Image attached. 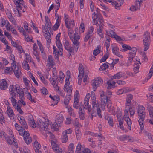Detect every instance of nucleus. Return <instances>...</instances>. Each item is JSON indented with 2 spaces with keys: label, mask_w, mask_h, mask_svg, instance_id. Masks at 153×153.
Segmentation results:
<instances>
[{
  "label": "nucleus",
  "mask_w": 153,
  "mask_h": 153,
  "mask_svg": "<svg viewBox=\"0 0 153 153\" xmlns=\"http://www.w3.org/2000/svg\"><path fill=\"white\" fill-rule=\"evenodd\" d=\"M93 21L94 25L97 26H99V28H98L97 32L101 37H103V35L102 33V31L103 25V17L99 14H96L95 12L93 14Z\"/></svg>",
  "instance_id": "nucleus-1"
},
{
  "label": "nucleus",
  "mask_w": 153,
  "mask_h": 153,
  "mask_svg": "<svg viewBox=\"0 0 153 153\" xmlns=\"http://www.w3.org/2000/svg\"><path fill=\"white\" fill-rule=\"evenodd\" d=\"M91 100L92 101V111L91 113V118L92 119L94 117L96 116L97 113L98 114L99 117L102 118V115L100 114L101 110L99 105L96 103V100L95 97L92 96Z\"/></svg>",
  "instance_id": "nucleus-2"
},
{
  "label": "nucleus",
  "mask_w": 153,
  "mask_h": 153,
  "mask_svg": "<svg viewBox=\"0 0 153 153\" xmlns=\"http://www.w3.org/2000/svg\"><path fill=\"white\" fill-rule=\"evenodd\" d=\"M100 95L101 99V105L105 108L106 103H107V107L110 108L111 106V101L108 98L107 95L102 90L100 91Z\"/></svg>",
  "instance_id": "nucleus-3"
},
{
  "label": "nucleus",
  "mask_w": 153,
  "mask_h": 153,
  "mask_svg": "<svg viewBox=\"0 0 153 153\" xmlns=\"http://www.w3.org/2000/svg\"><path fill=\"white\" fill-rule=\"evenodd\" d=\"M11 65V70L13 71L16 77L17 78H19L20 77V74H21L19 65L18 63L16 64V63H12Z\"/></svg>",
  "instance_id": "nucleus-4"
},
{
  "label": "nucleus",
  "mask_w": 153,
  "mask_h": 153,
  "mask_svg": "<svg viewBox=\"0 0 153 153\" xmlns=\"http://www.w3.org/2000/svg\"><path fill=\"white\" fill-rule=\"evenodd\" d=\"M45 25L42 26V30L43 33L49 32L51 30V23L50 22V20L48 16H45Z\"/></svg>",
  "instance_id": "nucleus-5"
},
{
  "label": "nucleus",
  "mask_w": 153,
  "mask_h": 153,
  "mask_svg": "<svg viewBox=\"0 0 153 153\" xmlns=\"http://www.w3.org/2000/svg\"><path fill=\"white\" fill-rule=\"evenodd\" d=\"M91 83L93 90L95 91L97 88L102 84L103 80L100 77H97L92 80Z\"/></svg>",
  "instance_id": "nucleus-6"
},
{
  "label": "nucleus",
  "mask_w": 153,
  "mask_h": 153,
  "mask_svg": "<svg viewBox=\"0 0 153 153\" xmlns=\"http://www.w3.org/2000/svg\"><path fill=\"white\" fill-rule=\"evenodd\" d=\"M137 113L139 119H141L142 120H144L146 116V112L145 108L143 106L140 105L138 106Z\"/></svg>",
  "instance_id": "nucleus-7"
},
{
  "label": "nucleus",
  "mask_w": 153,
  "mask_h": 153,
  "mask_svg": "<svg viewBox=\"0 0 153 153\" xmlns=\"http://www.w3.org/2000/svg\"><path fill=\"white\" fill-rule=\"evenodd\" d=\"M129 114L128 110H125L124 111V119L126 122L128 126V128L130 130H131V120L129 117Z\"/></svg>",
  "instance_id": "nucleus-8"
},
{
  "label": "nucleus",
  "mask_w": 153,
  "mask_h": 153,
  "mask_svg": "<svg viewBox=\"0 0 153 153\" xmlns=\"http://www.w3.org/2000/svg\"><path fill=\"white\" fill-rule=\"evenodd\" d=\"M143 2V0H137L134 5H132L130 8V10L131 11H135L139 10Z\"/></svg>",
  "instance_id": "nucleus-9"
},
{
  "label": "nucleus",
  "mask_w": 153,
  "mask_h": 153,
  "mask_svg": "<svg viewBox=\"0 0 153 153\" xmlns=\"http://www.w3.org/2000/svg\"><path fill=\"white\" fill-rule=\"evenodd\" d=\"M62 50H61L60 49L58 48L59 51H58L57 49L54 45L53 46V54L55 55V58L59 60V55H62V51H63L62 45Z\"/></svg>",
  "instance_id": "nucleus-10"
},
{
  "label": "nucleus",
  "mask_w": 153,
  "mask_h": 153,
  "mask_svg": "<svg viewBox=\"0 0 153 153\" xmlns=\"http://www.w3.org/2000/svg\"><path fill=\"white\" fill-rule=\"evenodd\" d=\"M54 59L52 56L49 55L48 56L47 59V66L49 69H50L52 68L55 65Z\"/></svg>",
  "instance_id": "nucleus-11"
},
{
  "label": "nucleus",
  "mask_w": 153,
  "mask_h": 153,
  "mask_svg": "<svg viewBox=\"0 0 153 153\" xmlns=\"http://www.w3.org/2000/svg\"><path fill=\"white\" fill-rule=\"evenodd\" d=\"M64 46L65 49L69 52L70 55L71 56V54L73 53V48L69 45V42L67 40L65 41Z\"/></svg>",
  "instance_id": "nucleus-12"
},
{
  "label": "nucleus",
  "mask_w": 153,
  "mask_h": 153,
  "mask_svg": "<svg viewBox=\"0 0 153 153\" xmlns=\"http://www.w3.org/2000/svg\"><path fill=\"white\" fill-rule=\"evenodd\" d=\"M123 0H118L117 2L113 1L112 4L115 7V8L117 10L120 9V7L123 4Z\"/></svg>",
  "instance_id": "nucleus-13"
},
{
  "label": "nucleus",
  "mask_w": 153,
  "mask_h": 153,
  "mask_svg": "<svg viewBox=\"0 0 153 153\" xmlns=\"http://www.w3.org/2000/svg\"><path fill=\"white\" fill-rule=\"evenodd\" d=\"M15 89L16 90L17 93L19 94L20 98H23L24 95V93L22 89H21L18 85L15 86Z\"/></svg>",
  "instance_id": "nucleus-14"
},
{
  "label": "nucleus",
  "mask_w": 153,
  "mask_h": 153,
  "mask_svg": "<svg viewBox=\"0 0 153 153\" xmlns=\"http://www.w3.org/2000/svg\"><path fill=\"white\" fill-rule=\"evenodd\" d=\"M112 50L113 53L115 55L118 57L122 58L123 57L122 55H120L119 52V48L117 46H111Z\"/></svg>",
  "instance_id": "nucleus-15"
},
{
  "label": "nucleus",
  "mask_w": 153,
  "mask_h": 153,
  "mask_svg": "<svg viewBox=\"0 0 153 153\" xmlns=\"http://www.w3.org/2000/svg\"><path fill=\"white\" fill-rule=\"evenodd\" d=\"M64 120L63 115L61 114H59L56 115L55 121L57 123H58V125L60 126V124L62 123Z\"/></svg>",
  "instance_id": "nucleus-16"
},
{
  "label": "nucleus",
  "mask_w": 153,
  "mask_h": 153,
  "mask_svg": "<svg viewBox=\"0 0 153 153\" xmlns=\"http://www.w3.org/2000/svg\"><path fill=\"white\" fill-rule=\"evenodd\" d=\"M61 33H59L56 35V43L57 46L58 48H59L61 50H62V44H61L60 40L59 38L60 37Z\"/></svg>",
  "instance_id": "nucleus-17"
},
{
  "label": "nucleus",
  "mask_w": 153,
  "mask_h": 153,
  "mask_svg": "<svg viewBox=\"0 0 153 153\" xmlns=\"http://www.w3.org/2000/svg\"><path fill=\"white\" fill-rule=\"evenodd\" d=\"M78 113L80 119L82 120H84L85 118V111L84 109L80 107L79 108Z\"/></svg>",
  "instance_id": "nucleus-18"
},
{
  "label": "nucleus",
  "mask_w": 153,
  "mask_h": 153,
  "mask_svg": "<svg viewBox=\"0 0 153 153\" xmlns=\"http://www.w3.org/2000/svg\"><path fill=\"white\" fill-rule=\"evenodd\" d=\"M38 125L40 128L43 129L44 128L45 130V129H47L48 126V123L46 122L45 123L43 122L41 120H39V122L38 123Z\"/></svg>",
  "instance_id": "nucleus-19"
},
{
  "label": "nucleus",
  "mask_w": 153,
  "mask_h": 153,
  "mask_svg": "<svg viewBox=\"0 0 153 153\" xmlns=\"http://www.w3.org/2000/svg\"><path fill=\"white\" fill-rule=\"evenodd\" d=\"M28 122L30 125L33 128L35 127L36 126V124L34 122V120L33 116L31 115L28 116Z\"/></svg>",
  "instance_id": "nucleus-20"
},
{
  "label": "nucleus",
  "mask_w": 153,
  "mask_h": 153,
  "mask_svg": "<svg viewBox=\"0 0 153 153\" xmlns=\"http://www.w3.org/2000/svg\"><path fill=\"white\" fill-rule=\"evenodd\" d=\"M0 85L1 90H5L7 88L8 84L6 80L3 79L1 80Z\"/></svg>",
  "instance_id": "nucleus-21"
},
{
  "label": "nucleus",
  "mask_w": 153,
  "mask_h": 153,
  "mask_svg": "<svg viewBox=\"0 0 153 153\" xmlns=\"http://www.w3.org/2000/svg\"><path fill=\"white\" fill-rule=\"evenodd\" d=\"M131 51L129 52V57L130 58L133 59L134 57L137 52V49L135 47L131 48Z\"/></svg>",
  "instance_id": "nucleus-22"
},
{
  "label": "nucleus",
  "mask_w": 153,
  "mask_h": 153,
  "mask_svg": "<svg viewBox=\"0 0 153 153\" xmlns=\"http://www.w3.org/2000/svg\"><path fill=\"white\" fill-rule=\"evenodd\" d=\"M151 40H143V44L144 47V51L147 50L149 47L150 43Z\"/></svg>",
  "instance_id": "nucleus-23"
},
{
  "label": "nucleus",
  "mask_w": 153,
  "mask_h": 153,
  "mask_svg": "<svg viewBox=\"0 0 153 153\" xmlns=\"http://www.w3.org/2000/svg\"><path fill=\"white\" fill-rule=\"evenodd\" d=\"M34 146L36 152L37 153H39L40 152H41V151L39 150L41 148V145L37 141H35L34 142Z\"/></svg>",
  "instance_id": "nucleus-24"
},
{
  "label": "nucleus",
  "mask_w": 153,
  "mask_h": 153,
  "mask_svg": "<svg viewBox=\"0 0 153 153\" xmlns=\"http://www.w3.org/2000/svg\"><path fill=\"white\" fill-rule=\"evenodd\" d=\"M73 42L72 45L73 46L72 47L73 48L74 53V51H76V52L77 51L79 46L80 42L78 41H73Z\"/></svg>",
  "instance_id": "nucleus-25"
},
{
  "label": "nucleus",
  "mask_w": 153,
  "mask_h": 153,
  "mask_svg": "<svg viewBox=\"0 0 153 153\" xmlns=\"http://www.w3.org/2000/svg\"><path fill=\"white\" fill-rule=\"evenodd\" d=\"M79 101L77 96H75L74 98V102L73 107L76 109H78L80 108V105L79 103Z\"/></svg>",
  "instance_id": "nucleus-26"
},
{
  "label": "nucleus",
  "mask_w": 153,
  "mask_h": 153,
  "mask_svg": "<svg viewBox=\"0 0 153 153\" xmlns=\"http://www.w3.org/2000/svg\"><path fill=\"white\" fill-rule=\"evenodd\" d=\"M124 74L121 72H119L115 74L113 76H111V79L112 80L114 79H117L122 77Z\"/></svg>",
  "instance_id": "nucleus-27"
},
{
  "label": "nucleus",
  "mask_w": 153,
  "mask_h": 153,
  "mask_svg": "<svg viewBox=\"0 0 153 153\" xmlns=\"http://www.w3.org/2000/svg\"><path fill=\"white\" fill-rule=\"evenodd\" d=\"M7 114L9 117L10 118V119L13 117V118H14V114L13 113V110L11 109L10 107L8 106L7 107Z\"/></svg>",
  "instance_id": "nucleus-28"
},
{
  "label": "nucleus",
  "mask_w": 153,
  "mask_h": 153,
  "mask_svg": "<svg viewBox=\"0 0 153 153\" xmlns=\"http://www.w3.org/2000/svg\"><path fill=\"white\" fill-rule=\"evenodd\" d=\"M88 102V100H87V101L84 100V109H87L88 112L89 114L91 110L92 111V109L91 108L90 105H89Z\"/></svg>",
  "instance_id": "nucleus-29"
},
{
  "label": "nucleus",
  "mask_w": 153,
  "mask_h": 153,
  "mask_svg": "<svg viewBox=\"0 0 153 153\" xmlns=\"http://www.w3.org/2000/svg\"><path fill=\"white\" fill-rule=\"evenodd\" d=\"M143 40H151L150 33L147 31L145 32L143 35Z\"/></svg>",
  "instance_id": "nucleus-30"
},
{
  "label": "nucleus",
  "mask_w": 153,
  "mask_h": 153,
  "mask_svg": "<svg viewBox=\"0 0 153 153\" xmlns=\"http://www.w3.org/2000/svg\"><path fill=\"white\" fill-rule=\"evenodd\" d=\"M79 75L81 76L82 77H84V70L83 66L81 64H79Z\"/></svg>",
  "instance_id": "nucleus-31"
},
{
  "label": "nucleus",
  "mask_w": 153,
  "mask_h": 153,
  "mask_svg": "<svg viewBox=\"0 0 153 153\" xmlns=\"http://www.w3.org/2000/svg\"><path fill=\"white\" fill-rule=\"evenodd\" d=\"M17 94L16 93H14V95H11V97L10 98L12 104L14 107H16V104L17 100L15 99L14 97H16Z\"/></svg>",
  "instance_id": "nucleus-32"
},
{
  "label": "nucleus",
  "mask_w": 153,
  "mask_h": 153,
  "mask_svg": "<svg viewBox=\"0 0 153 153\" xmlns=\"http://www.w3.org/2000/svg\"><path fill=\"white\" fill-rule=\"evenodd\" d=\"M57 18L56 19V21L55 24L53 26V29L55 30L57 29L59 26L60 25V20L59 19V16L57 15L56 16Z\"/></svg>",
  "instance_id": "nucleus-33"
},
{
  "label": "nucleus",
  "mask_w": 153,
  "mask_h": 153,
  "mask_svg": "<svg viewBox=\"0 0 153 153\" xmlns=\"http://www.w3.org/2000/svg\"><path fill=\"white\" fill-rule=\"evenodd\" d=\"M139 65L137 62L134 63L133 71L136 74L139 72Z\"/></svg>",
  "instance_id": "nucleus-34"
},
{
  "label": "nucleus",
  "mask_w": 153,
  "mask_h": 153,
  "mask_svg": "<svg viewBox=\"0 0 153 153\" xmlns=\"http://www.w3.org/2000/svg\"><path fill=\"white\" fill-rule=\"evenodd\" d=\"M55 140L53 141H52L51 145L53 150L56 152V151L58 150L60 148L57 146V144H56V143H55Z\"/></svg>",
  "instance_id": "nucleus-35"
},
{
  "label": "nucleus",
  "mask_w": 153,
  "mask_h": 153,
  "mask_svg": "<svg viewBox=\"0 0 153 153\" xmlns=\"http://www.w3.org/2000/svg\"><path fill=\"white\" fill-rule=\"evenodd\" d=\"M123 49H121V51H122L125 52L127 50L131 49V47L130 46L127 44H123L122 46Z\"/></svg>",
  "instance_id": "nucleus-36"
},
{
  "label": "nucleus",
  "mask_w": 153,
  "mask_h": 153,
  "mask_svg": "<svg viewBox=\"0 0 153 153\" xmlns=\"http://www.w3.org/2000/svg\"><path fill=\"white\" fill-rule=\"evenodd\" d=\"M105 118L107 120L110 126H112L113 125V120L112 118L111 117L109 116L105 117Z\"/></svg>",
  "instance_id": "nucleus-37"
},
{
  "label": "nucleus",
  "mask_w": 153,
  "mask_h": 153,
  "mask_svg": "<svg viewBox=\"0 0 153 153\" xmlns=\"http://www.w3.org/2000/svg\"><path fill=\"white\" fill-rule=\"evenodd\" d=\"M52 80L53 81H51V82L52 85H53L54 88L57 91H59V87L57 85L58 83H57L56 81H55V80L54 79V78H52Z\"/></svg>",
  "instance_id": "nucleus-38"
},
{
  "label": "nucleus",
  "mask_w": 153,
  "mask_h": 153,
  "mask_svg": "<svg viewBox=\"0 0 153 153\" xmlns=\"http://www.w3.org/2000/svg\"><path fill=\"white\" fill-rule=\"evenodd\" d=\"M27 63L28 62L27 61L24 60L22 63L23 68L27 70H29L30 68L29 64Z\"/></svg>",
  "instance_id": "nucleus-39"
},
{
  "label": "nucleus",
  "mask_w": 153,
  "mask_h": 153,
  "mask_svg": "<svg viewBox=\"0 0 153 153\" xmlns=\"http://www.w3.org/2000/svg\"><path fill=\"white\" fill-rule=\"evenodd\" d=\"M45 34L44 36L45 39L47 40V42L51 41V37L50 33L49 32L47 33H44Z\"/></svg>",
  "instance_id": "nucleus-40"
},
{
  "label": "nucleus",
  "mask_w": 153,
  "mask_h": 153,
  "mask_svg": "<svg viewBox=\"0 0 153 153\" xmlns=\"http://www.w3.org/2000/svg\"><path fill=\"white\" fill-rule=\"evenodd\" d=\"M52 100L54 103V105H56L60 100L59 96L58 95L53 96V98Z\"/></svg>",
  "instance_id": "nucleus-41"
},
{
  "label": "nucleus",
  "mask_w": 153,
  "mask_h": 153,
  "mask_svg": "<svg viewBox=\"0 0 153 153\" xmlns=\"http://www.w3.org/2000/svg\"><path fill=\"white\" fill-rule=\"evenodd\" d=\"M80 39V36L78 35V33L77 32H75L74 34L73 41H78Z\"/></svg>",
  "instance_id": "nucleus-42"
},
{
  "label": "nucleus",
  "mask_w": 153,
  "mask_h": 153,
  "mask_svg": "<svg viewBox=\"0 0 153 153\" xmlns=\"http://www.w3.org/2000/svg\"><path fill=\"white\" fill-rule=\"evenodd\" d=\"M109 55V53L108 52H106V54L102 57L100 61V62H105L108 58Z\"/></svg>",
  "instance_id": "nucleus-43"
},
{
  "label": "nucleus",
  "mask_w": 153,
  "mask_h": 153,
  "mask_svg": "<svg viewBox=\"0 0 153 153\" xmlns=\"http://www.w3.org/2000/svg\"><path fill=\"white\" fill-rule=\"evenodd\" d=\"M68 136L66 134H64L63 133H62V142L63 143H65L68 140Z\"/></svg>",
  "instance_id": "nucleus-44"
},
{
  "label": "nucleus",
  "mask_w": 153,
  "mask_h": 153,
  "mask_svg": "<svg viewBox=\"0 0 153 153\" xmlns=\"http://www.w3.org/2000/svg\"><path fill=\"white\" fill-rule=\"evenodd\" d=\"M19 122L21 125L23 126V128L26 129H27L28 128V126L26 124V122L24 119Z\"/></svg>",
  "instance_id": "nucleus-45"
},
{
  "label": "nucleus",
  "mask_w": 153,
  "mask_h": 153,
  "mask_svg": "<svg viewBox=\"0 0 153 153\" xmlns=\"http://www.w3.org/2000/svg\"><path fill=\"white\" fill-rule=\"evenodd\" d=\"M59 126L58 125V123H57L56 122H55L53 124L51 127V128H53L54 130L57 131L59 128Z\"/></svg>",
  "instance_id": "nucleus-46"
},
{
  "label": "nucleus",
  "mask_w": 153,
  "mask_h": 153,
  "mask_svg": "<svg viewBox=\"0 0 153 153\" xmlns=\"http://www.w3.org/2000/svg\"><path fill=\"white\" fill-rule=\"evenodd\" d=\"M148 109L150 117H153V107L151 106H149Z\"/></svg>",
  "instance_id": "nucleus-47"
},
{
  "label": "nucleus",
  "mask_w": 153,
  "mask_h": 153,
  "mask_svg": "<svg viewBox=\"0 0 153 153\" xmlns=\"http://www.w3.org/2000/svg\"><path fill=\"white\" fill-rule=\"evenodd\" d=\"M70 97L69 96H67L65 98L64 103L65 105H67L69 102L70 100Z\"/></svg>",
  "instance_id": "nucleus-48"
},
{
  "label": "nucleus",
  "mask_w": 153,
  "mask_h": 153,
  "mask_svg": "<svg viewBox=\"0 0 153 153\" xmlns=\"http://www.w3.org/2000/svg\"><path fill=\"white\" fill-rule=\"evenodd\" d=\"M68 32L70 38L71 40L73 41V36H72V34L74 32L73 30L71 29V28L68 29Z\"/></svg>",
  "instance_id": "nucleus-49"
},
{
  "label": "nucleus",
  "mask_w": 153,
  "mask_h": 153,
  "mask_svg": "<svg viewBox=\"0 0 153 153\" xmlns=\"http://www.w3.org/2000/svg\"><path fill=\"white\" fill-rule=\"evenodd\" d=\"M108 64L104 63L100 66V68H99V70L101 71H102L108 68Z\"/></svg>",
  "instance_id": "nucleus-50"
},
{
  "label": "nucleus",
  "mask_w": 153,
  "mask_h": 153,
  "mask_svg": "<svg viewBox=\"0 0 153 153\" xmlns=\"http://www.w3.org/2000/svg\"><path fill=\"white\" fill-rule=\"evenodd\" d=\"M135 109L134 107H131L128 109V111H129L131 116H132L135 113Z\"/></svg>",
  "instance_id": "nucleus-51"
},
{
  "label": "nucleus",
  "mask_w": 153,
  "mask_h": 153,
  "mask_svg": "<svg viewBox=\"0 0 153 153\" xmlns=\"http://www.w3.org/2000/svg\"><path fill=\"white\" fill-rule=\"evenodd\" d=\"M112 36H113V38H115L118 41H124L123 39H122L121 37L117 35L116 34H115V35H113Z\"/></svg>",
  "instance_id": "nucleus-52"
},
{
  "label": "nucleus",
  "mask_w": 153,
  "mask_h": 153,
  "mask_svg": "<svg viewBox=\"0 0 153 153\" xmlns=\"http://www.w3.org/2000/svg\"><path fill=\"white\" fill-rule=\"evenodd\" d=\"M129 138V136L125 135L120 136L119 139L121 141H125Z\"/></svg>",
  "instance_id": "nucleus-53"
},
{
  "label": "nucleus",
  "mask_w": 153,
  "mask_h": 153,
  "mask_svg": "<svg viewBox=\"0 0 153 153\" xmlns=\"http://www.w3.org/2000/svg\"><path fill=\"white\" fill-rule=\"evenodd\" d=\"M132 99L133 95L131 94H128L127 95L126 97V102H131V100Z\"/></svg>",
  "instance_id": "nucleus-54"
},
{
  "label": "nucleus",
  "mask_w": 153,
  "mask_h": 153,
  "mask_svg": "<svg viewBox=\"0 0 153 153\" xmlns=\"http://www.w3.org/2000/svg\"><path fill=\"white\" fill-rule=\"evenodd\" d=\"M16 109L17 110V111L21 114H23V112L21 109V106L19 104H17V106L16 107Z\"/></svg>",
  "instance_id": "nucleus-55"
},
{
  "label": "nucleus",
  "mask_w": 153,
  "mask_h": 153,
  "mask_svg": "<svg viewBox=\"0 0 153 153\" xmlns=\"http://www.w3.org/2000/svg\"><path fill=\"white\" fill-rule=\"evenodd\" d=\"M9 90L10 94L11 95H14V87L13 85H10L9 87Z\"/></svg>",
  "instance_id": "nucleus-56"
},
{
  "label": "nucleus",
  "mask_w": 153,
  "mask_h": 153,
  "mask_svg": "<svg viewBox=\"0 0 153 153\" xmlns=\"http://www.w3.org/2000/svg\"><path fill=\"white\" fill-rule=\"evenodd\" d=\"M33 54L35 56L38 61L39 62L40 59L39 56V54L36 50H33Z\"/></svg>",
  "instance_id": "nucleus-57"
},
{
  "label": "nucleus",
  "mask_w": 153,
  "mask_h": 153,
  "mask_svg": "<svg viewBox=\"0 0 153 153\" xmlns=\"http://www.w3.org/2000/svg\"><path fill=\"white\" fill-rule=\"evenodd\" d=\"M37 44L39 46V47L40 48V50L42 53H43L44 49L41 43L38 40H37Z\"/></svg>",
  "instance_id": "nucleus-58"
},
{
  "label": "nucleus",
  "mask_w": 153,
  "mask_h": 153,
  "mask_svg": "<svg viewBox=\"0 0 153 153\" xmlns=\"http://www.w3.org/2000/svg\"><path fill=\"white\" fill-rule=\"evenodd\" d=\"M144 121V120H142L141 119H139L138 122L140 127V129L141 130H143L144 128V125L143 124Z\"/></svg>",
  "instance_id": "nucleus-59"
},
{
  "label": "nucleus",
  "mask_w": 153,
  "mask_h": 153,
  "mask_svg": "<svg viewBox=\"0 0 153 153\" xmlns=\"http://www.w3.org/2000/svg\"><path fill=\"white\" fill-rule=\"evenodd\" d=\"M49 134H50V138L52 139V140H51V143H52V141H53L55 140V143H56V140L55 138V137L54 135L52 134L51 132H48Z\"/></svg>",
  "instance_id": "nucleus-60"
},
{
  "label": "nucleus",
  "mask_w": 153,
  "mask_h": 153,
  "mask_svg": "<svg viewBox=\"0 0 153 153\" xmlns=\"http://www.w3.org/2000/svg\"><path fill=\"white\" fill-rule=\"evenodd\" d=\"M69 79L66 78V80L65 82V85H64V91H65V88H67V87L69 85L70 82H69Z\"/></svg>",
  "instance_id": "nucleus-61"
},
{
  "label": "nucleus",
  "mask_w": 153,
  "mask_h": 153,
  "mask_svg": "<svg viewBox=\"0 0 153 153\" xmlns=\"http://www.w3.org/2000/svg\"><path fill=\"white\" fill-rule=\"evenodd\" d=\"M74 149V145L73 143H71L68 146V151L69 153H73V149Z\"/></svg>",
  "instance_id": "nucleus-62"
},
{
  "label": "nucleus",
  "mask_w": 153,
  "mask_h": 153,
  "mask_svg": "<svg viewBox=\"0 0 153 153\" xmlns=\"http://www.w3.org/2000/svg\"><path fill=\"white\" fill-rule=\"evenodd\" d=\"M93 30L94 28L93 26H91L90 29L88 30L86 34L91 36L92 35Z\"/></svg>",
  "instance_id": "nucleus-63"
},
{
  "label": "nucleus",
  "mask_w": 153,
  "mask_h": 153,
  "mask_svg": "<svg viewBox=\"0 0 153 153\" xmlns=\"http://www.w3.org/2000/svg\"><path fill=\"white\" fill-rule=\"evenodd\" d=\"M147 97L148 99L151 102H153V95L150 94H148L147 95Z\"/></svg>",
  "instance_id": "nucleus-64"
}]
</instances>
